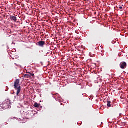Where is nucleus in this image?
Segmentation results:
<instances>
[{"mask_svg": "<svg viewBox=\"0 0 128 128\" xmlns=\"http://www.w3.org/2000/svg\"><path fill=\"white\" fill-rule=\"evenodd\" d=\"M20 98H21V94H20Z\"/></svg>", "mask_w": 128, "mask_h": 128, "instance_id": "11", "label": "nucleus"}, {"mask_svg": "<svg viewBox=\"0 0 128 128\" xmlns=\"http://www.w3.org/2000/svg\"><path fill=\"white\" fill-rule=\"evenodd\" d=\"M14 88H16V90H17V96H20V94L21 90V87L20 84V80H18V78H17V80H16V82H14Z\"/></svg>", "mask_w": 128, "mask_h": 128, "instance_id": "1", "label": "nucleus"}, {"mask_svg": "<svg viewBox=\"0 0 128 128\" xmlns=\"http://www.w3.org/2000/svg\"><path fill=\"white\" fill-rule=\"evenodd\" d=\"M38 46H40L41 48H44V44H46V42L44 40H40V42H38Z\"/></svg>", "mask_w": 128, "mask_h": 128, "instance_id": "3", "label": "nucleus"}, {"mask_svg": "<svg viewBox=\"0 0 128 128\" xmlns=\"http://www.w3.org/2000/svg\"><path fill=\"white\" fill-rule=\"evenodd\" d=\"M32 76H34L32 73H27L26 74H24V77H26V78H28L30 77H32Z\"/></svg>", "mask_w": 128, "mask_h": 128, "instance_id": "4", "label": "nucleus"}, {"mask_svg": "<svg viewBox=\"0 0 128 128\" xmlns=\"http://www.w3.org/2000/svg\"><path fill=\"white\" fill-rule=\"evenodd\" d=\"M40 103H35L34 104V107H36L38 108L40 107Z\"/></svg>", "mask_w": 128, "mask_h": 128, "instance_id": "7", "label": "nucleus"}, {"mask_svg": "<svg viewBox=\"0 0 128 128\" xmlns=\"http://www.w3.org/2000/svg\"><path fill=\"white\" fill-rule=\"evenodd\" d=\"M10 19L14 20V22H17L18 18L16 16H10Z\"/></svg>", "mask_w": 128, "mask_h": 128, "instance_id": "5", "label": "nucleus"}, {"mask_svg": "<svg viewBox=\"0 0 128 128\" xmlns=\"http://www.w3.org/2000/svg\"><path fill=\"white\" fill-rule=\"evenodd\" d=\"M120 9H122V6H120Z\"/></svg>", "mask_w": 128, "mask_h": 128, "instance_id": "10", "label": "nucleus"}, {"mask_svg": "<svg viewBox=\"0 0 128 128\" xmlns=\"http://www.w3.org/2000/svg\"><path fill=\"white\" fill-rule=\"evenodd\" d=\"M127 66H128L127 64H120V67L121 68L124 70V68H126Z\"/></svg>", "mask_w": 128, "mask_h": 128, "instance_id": "6", "label": "nucleus"}, {"mask_svg": "<svg viewBox=\"0 0 128 128\" xmlns=\"http://www.w3.org/2000/svg\"><path fill=\"white\" fill-rule=\"evenodd\" d=\"M120 64H126V62H122Z\"/></svg>", "mask_w": 128, "mask_h": 128, "instance_id": "9", "label": "nucleus"}, {"mask_svg": "<svg viewBox=\"0 0 128 128\" xmlns=\"http://www.w3.org/2000/svg\"><path fill=\"white\" fill-rule=\"evenodd\" d=\"M10 104H12V102L10 101V98H8L7 100H6L4 104H1L0 105V107H9L10 105Z\"/></svg>", "mask_w": 128, "mask_h": 128, "instance_id": "2", "label": "nucleus"}, {"mask_svg": "<svg viewBox=\"0 0 128 128\" xmlns=\"http://www.w3.org/2000/svg\"><path fill=\"white\" fill-rule=\"evenodd\" d=\"M111 102H110V101L108 102V107H111V106H112Z\"/></svg>", "mask_w": 128, "mask_h": 128, "instance_id": "8", "label": "nucleus"}]
</instances>
